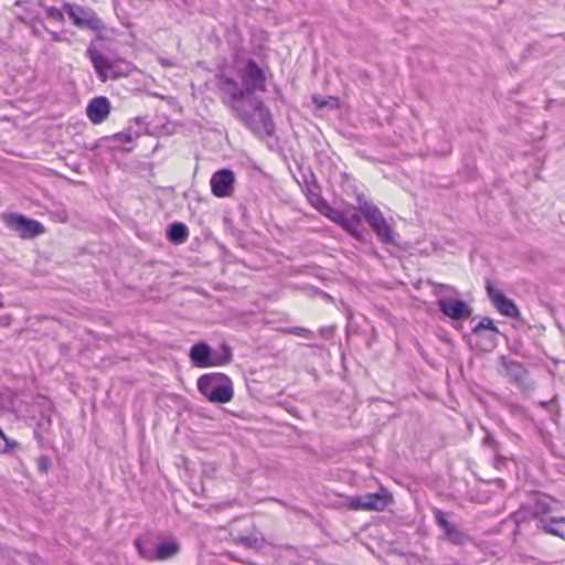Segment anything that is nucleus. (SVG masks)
Wrapping results in <instances>:
<instances>
[{"label":"nucleus","instance_id":"f704fd0d","mask_svg":"<svg viewBox=\"0 0 565 565\" xmlns=\"http://www.w3.org/2000/svg\"><path fill=\"white\" fill-rule=\"evenodd\" d=\"M66 220H67V216L64 214V215H63V218H61V221H62V222H66Z\"/></svg>","mask_w":565,"mask_h":565},{"label":"nucleus","instance_id":"c9c22d12","mask_svg":"<svg viewBox=\"0 0 565 565\" xmlns=\"http://www.w3.org/2000/svg\"><path fill=\"white\" fill-rule=\"evenodd\" d=\"M136 121H137V122H141V118H139V117H138V118H136Z\"/></svg>","mask_w":565,"mask_h":565},{"label":"nucleus","instance_id":"ddd939ff","mask_svg":"<svg viewBox=\"0 0 565 565\" xmlns=\"http://www.w3.org/2000/svg\"><path fill=\"white\" fill-rule=\"evenodd\" d=\"M110 108V103L106 97H95L87 105L86 115L93 124H102L108 117Z\"/></svg>","mask_w":565,"mask_h":565},{"label":"nucleus","instance_id":"4468645a","mask_svg":"<svg viewBox=\"0 0 565 565\" xmlns=\"http://www.w3.org/2000/svg\"><path fill=\"white\" fill-rule=\"evenodd\" d=\"M212 348L205 342H198L190 349V360L196 367H211Z\"/></svg>","mask_w":565,"mask_h":565},{"label":"nucleus","instance_id":"423d86ee","mask_svg":"<svg viewBox=\"0 0 565 565\" xmlns=\"http://www.w3.org/2000/svg\"><path fill=\"white\" fill-rule=\"evenodd\" d=\"M2 221L8 228L15 232L22 239H32L45 232L43 224L20 213H4Z\"/></svg>","mask_w":565,"mask_h":565},{"label":"nucleus","instance_id":"cd10ccee","mask_svg":"<svg viewBox=\"0 0 565 565\" xmlns=\"http://www.w3.org/2000/svg\"><path fill=\"white\" fill-rule=\"evenodd\" d=\"M138 137L137 132H134L131 128L127 131L118 132L114 136L115 140L131 142Z\"/></svg>","mask_w":565,"mask_h":565},{"label":"nucleus","instance_id":"473e14b6","mask_svg":"<svg viewBox=\"0 0 565 565\" xmlns=\"http://www.w3.org/2000/svg\"><path fill=\"white\" fill-rule=\"evenodd\" d=\"M100 82L105 83L108 79L115 81L120 77L122 73H97Z\"/></svg>","mask_w":565,"mask_h":565},{"label":"nucleus","instance_id":"c85d7f7f","mask_svg":"<svg viewBox=\"0 0 565 565\" xmlns=\"http://www.w3.org/2000/svg\"><path fill=\"white\" fill-rule=\"evenodd\" d=\"M38 470L41 473H46L51 467V459L46 455H42L36 460Z\"/></svg>","mask_w":565,"mask_h":565},{"label":"nucleus","instance_id":"0eeeda50","mask_svg":"<svg viewBox=\"0 0 565 565\" xmlns=\"http://www.w3.org/2000/svg\"><path fill=\"white\" fill-rule=\"evenodd\" d=\"M63 9L73 20L74 24L79 28L98 30L102 25L100 20L98 19L96 13L90 9L72 6L70 3H65L63 6Z\"/></svg>","mask_w":565,"mask_h":565},{"label":"nucleus","instance_id":"2eb2a0df","mask_svg":"<svg viewBox=\"0 0 565 565\" xmlns=\"http://www.w3.org/2000/svg\"><path fill=\"white\" fill-rule=\"evenodd\" d=\"M361 213H344L342 228L360 242H365V232L362 225Z\"/></svg>","mask_w":565,"mask_h":565},{"label":"nucleus","instance_id":"7ed1b4c3","mask_svg":"<svg viewBox=\"0 0 565 565\" xmlns=\"http://www.w3.org/2000/svg\"><path fill=\"white\" fill-rule=\"evenodd\" d=\"M358 210L383 244H395V231L381 210L365 200H358Z\"/></svg>","mask_w":565,"mask_h":565},{"label":"nucleus","instance_id":"393cba45","mask_svg":"<svg viewBox=\"0 0 565 565\" xmlns=\"http://www.w3.org/2000/svg\"><path fill=\"white\" fill-rule=\"evenodd\" d=\"M19 447V443L7 437L0 428V454H11Z\"/></svg>","mask_w":565,"mask_h":565},{"label":"nucleus","instance_id":"20e7f679","mask_svg":"<svg viewBox=\"0 0 565 565\" xmlns=\"http://www.w3.org/2000/svg\"><path fill=\"white\" fill-rule=\"evenodd\" d=\"M556 505L557 501L545 493L535 492L532 495L526 509L531 514V521L535 523L537 530L548 533V527H551L554 521H559V518L557 519L552 515Z\"/></svg>","mask_w":565,"mask_h":565},{"label":"nucleus","instance_id":"dca6fc26","mask_svg":"<svg viewBox=\"0 0 565 565\" xmlns=\"http://www.w3.org/2000/svg\"><path fill=\"white\" fill-rule=\"evenodd\" d=\"M501 360L505 376L509 377V381L514 384H522L525 381L527 374V371L523 364L505 356H502Z\"/></svg>","mask_w":565,"mask_h":565},{"label":"nucleus","instance_id":"6e6552de","mask_svg":"<svg viewBox=\"0 0 565 565\" xmlns=\"http://www.w3.org/2000/svg\"><path fill=\"white\" fill-rule=\"evenodd\" d=\"M486 290L492 305L501 315L510 318L519 317V309L512 299L508 298L501 290L497 289L491 282H487Z\"/></svg>","mask_w":565,"mask_h":565},{"label":"nucleus","instance_id":"9d476101","mask_svg":"<svg viewBox=\"0 0 565 565\" xmlns=\"http://www.w3.org/2000/svg\"><path fill=\"white\" fill-rule=\"evenodd\" d=\"M437 305L440 312L456 321L465 320L471 316L470 306L460 299L441 298L438 299Z\"/></svg>","mask_w":565,"mask_h":565},{"label":"nucleus","instance_id":"6ab92c4d","mask_svg":"<svg viewBox=\"0 0 565 565\" xmlns=\"http://www.w3.org/2000/svg\"><path fill=\"white\" fill-rule=\"evenodd\" d=\"M233 360L232 349L228 344L223 343L218 349H212V366H222L228 364Z\"/></svg>","mask_w":565,"mask_h":565},{"label":"nucleus","instance_id":"aec40b11","mask_svg":"<svg viewBox=\"0 0 565 565\" xmlns=\"http://www.w3.org/2000/svg\"><path fill=\"white\" fill-rule=\"evenodd\" d=\"M311 100L318 110L323 108L338 109L339 99L332 96H321L320 94H313Z\"/></svg>","mask_w":565,"mask_h":565},{"label":"nucleus","instance_id":"5701e85b","mask_svg":"<svg viewBox=\"0 0 565 565\" xmlns=\"http://www.w3.org/2000/svg\"><path fill=\"white\" fill-rule=\"evenodd\" d=\"M320 213L328 217L329 220H331L333 223L342 227L345 212L338 209H333L330 204H328L327 206H324V210Z\"/></svg>","mask_w":565,"mask_h":565},{"label":"nucleus","instance_id":"c756f323","mask_svg":"<svg viewBox=\"0 0 565 565\" xmlns=\"http://www.w3.org/2000/svg\"><path fill=\"white\" fill-rule=\"evenodd\" d=\"M288 332L291 334H296L306 339H313L315 334L311 330L300 327H294L288 329Z\"/></svg>","mask_w":565,"mask_h":565},{"label":"nucleus","instance_id":"f8f14e48","mask_svg":"<svg viewBox=\"0 0 565 565\" xmlns=\"http://www.w3.org/2000/svg\"><path fill=\"white\" fill-rule=\"evenodd\" d=\"M158 542V536L151 532H146L135 540V546L142 558L156 561Z\"/></svg>","mask_w":565,"mask_h":565},{"label":"nucleus","instance_id":"4be33fe9","mask_svg":"<svg viewBox=\"0 0 565 565\" xmlns=\"http://www.w3.org/2000/svg\"><path fill=\"white\" fill-rule=\"evenodd\" d=\"M487 331L489 333L500 334L498 327L493 323V320L489 317L481 318V320L478 322V324L471 329V332L473 334H480L481 332H487Z\"/></svg>","mask_w":565,"mask_h":565},{"label":"nucleus","instance_id":"412c9836","mask_svg":"<svg viewBox=\"0 0 565 565\" xmlns=\"http://www.w3.org/2000/svg\"><path fill=\"white\" fill-rule=\"evenodd\" d=\"M478 337V341L476 347L484 352H490L497 347V335L494 333H486L481 332L480 334H476Z\"/></svg>","mask_w":565,"mask_h":565},{"label":"nucleus","instance_id":"72a5a7b5","mask_svg":"<svg viewBox=\"0 0 565 565\" xmlns=\"http://www.w3.org/2000/svg\"><path fill=\"white\" fill-rule=\"evenodd\" d=\"M483 444L488 445L490 447H494L497 441L494 440V438L490 434H487L486 437L483 438Z\"/></svg>","mask_w":565,"mask_h":565},{"label":"nucleus","instance_id":"9b49d317","mask_svg":"<svg viewBox=\"0 0 565 565\" xmlns=\"http://www.w3.org/2000/svg\"><path fill=\"white\" fill-rule=\"evenodd\" d=\"M387 497L382 493H367L363 497H352L349 507L352 510L383 511L387 507Z\"/></svg>","mask_w":565,"mask_h":565},{"label":"nucleus","instance_id":"f3484780","mask_svg":"<svg viewBox=\"0 0 565 565\" xmlns=\"http://www.w3.org/2000/svg\"><path fill=\"white\" fill-rule=\"evenodd\" d=\"M166 235L169 242L180 245L188 239L189 228L182 222H173L167 226Z\"/></svg>","mask_w":565,"mask_h":565},{"label":"nucleus","instance_id":"39448f33","mask_svg":"<svg viewBox=\"0 0 565 565\" xmlns=\"http://www.w3.org/2000/svg\"><path fill=\"white\" fill-rule=\"evenodd\" d=\"M433 514L436 525L443 533V540L458 547H465L473 543L472 536L451 519L452 513H447L441 509L435 508Z\"/></svg>","mask_w":565,"mask_h":565},{"label":"nucleus","instance_id":"2f4dec72","mask_svg":"<svg viewBox=\"0 0 565 565\" xmlns=\"http://www.w3.org/2000/svg\"><path fill=\"white\" fill-rule=\"evenodd\" d=\"M46 13L51 19L55 21H63L64 19L62 11L56 8H49Z\"/></svg>","mask_w":565,"mask_h":565},{"label":"nucleus","instance_id":"bb28decb","mask_svg":"<svg viewBox=\"0 0 565 565\" xmlns=\"http://www.w3.org/2000/svg\"><path fill=\"white\" fill-rule=\"evenodd\" d=\"M88 54L94 63L96 71H103L106 67V63L103 56L94 49H88Z\"/></svg>","mask_w":565,"mask_h":565},{"label":"nucleus","instance_id":"e433bc0d","mask_svg":"<svg viewBox=\"0 0 565 565\" xmlns=\"http://www.w3.org/2000/svg\"><path fill=\"white\" fill-rule=\"evenodd\" d=\"M3 306H4V305H3V302H2V301H0V309H2V308H3Z\"/></svg>","mask_w":565,"mask_h":565},{"label":"nucleus","instance_id":"f03ea898","mask_svg":"<svg viewBox=\"0 0 565 565\" xmlns=\"http://www.w3.org/2000/svg\"><path fill=\"white\" fill-rule=\"evenodd\" d=\"M199 392L210 402L225 404L234 396L233 382L223 373L204 374L198 380Z\"/></svg>","mask_w":565,"mask_h":565},{"label":"nucleus","instance_id":"1a4fd4ad","mask_svg":"<svg viewBox=\"0 0 565 565\" xmlns=\"http://www.w3.org/2000/svg\"><path fill=\"white\" fill-rule=\"evenodd\" d=\"M235 174L230 169H221L213 173L210 184L212 193L217 198L230 196L233 192Z\"/></svg>","mask_w":565,"mask_h":565},{"label":"nucleus","instance_id":"a878e982","mask_svg":"<svg viewBox=\"0 0 565 565\" xmlns=\"http://www.w3.org/2000/svg\"><path fill=\"white\" fill-rule=\"evenodd\" d=\"M548 534L565 540V518H559V521H554L551 527H548Z\"/></svg>","mask_w":565,"mask_h":565},{"label":"nucleus","instance_id":"b1692460","mask_svg":"<svg viewBox=\"0 0 565 565\" xmlns=\"http://www.w3.org/2000/svg\"><path fill=\"white\" fill-rule=\"evenodd\" d=\"M307 196L310 204L319 212H322L324 206L329 204L319 192H316L311 189H308Z\"/></svg>","mask_w":565,"mask_h":565},{"label":"nucleus","instance_id":"7c9ffc66","mask_svg":"<svg viewBox=\"0 0 565 565\" xmlns=\"http://www.w3.org/2000/svg\"><path fill=\"white\" fill-rule=\"evenodd\" d=\"M258 540L254 536H238L236 539V543L246 547H255L257 545Z\"/></svg>","mask_w":565,"mask_h":565},{"label":"nucleus","instance_id":"f257e3e1","mask_svg":"<svg viewBox=\"0 0 565 565\" xmlns=\"http://www.w3.org/2000/svg\"><path fill=\"white\" fill-rule=\"evenodd\" d=\"M266 73H220L217 85L236 116L254 132L271 136L275 124L268 108L256 95L266 89Z\"/></svg>","mask_w":565,"mask_h":565},{"label":"nucleus","instance_id":"a211bd4d","mask_svg":"<svg viewBox=\"0 0 565 565\" xmlns=\"http://www.w3.org/2000/svg\"><path fill=\"white\" fill-rule=\"evenodd\" d=\"M180 551V545L178 542L171 541H160L158 542L156 561H166L174 557Z\"/></svg>","mask_w":565,"mask_h":565}]
</instances>
